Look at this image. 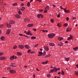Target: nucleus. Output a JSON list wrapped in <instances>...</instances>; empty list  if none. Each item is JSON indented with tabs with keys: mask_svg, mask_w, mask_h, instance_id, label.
I'll return each mask as SVG.
<instances>
[{
	"mask_svg": "<svg viewBox=\"0 0 78 78\" xmlns=\"http://www.w3.org/2000/svg\"><path fill=\"white\" fill-rule=\"evenodd\" d=\"M55 34H49L48 35V37H49V38H50V39H52V38H53V37H55Z\"/></svg>",
	"mask_w": 78,
	"mask_h": 78,
	"instance_id": "nucleus-1",
	"label": "nucleus"
},
{
	"mask_svg": "<svg viewBox=\"0 0 78 78\" xmlns=\"http://www.w3.org/2000/svg\"><path fill=\"white\" fill-rule=\"evenodd\" d=\"M10 66L12 67H16V65L14 63H11V64L10 65Z\"/></svg>",
	"mask_w": 78,
	"mask_h": 78,
	"instance_id": "nucleus-2",
	"label": "nucleus"
},
{
	"mask_svg": "<svg viewBox=\"0 0 78 78\" xmlns=\"http://www.w3.org/2000/svg\"><path fill=\"white\" fill-rule=\"evenodd\" d=\"M15 17L16 19H20L21 18V16L18 14H16L15 15Z\"/></svg>",
	"mask_w": 78,
	"mask_h": 78,
	"instance_id": "nucleus-3",
	"label": "nucleus"
},
{
	"mask_svg": "<svg viewBox=\"0 0 78 78\" xmlns=\"http://www.w3.org/2000/svg\"><path fill=\"white\" fill-rule=\"evenodd\" d=\"M72 39H73V37L72 35H70V37H68L67 38V40L68 41H70Z\"/></svg>",
	"mask_w": 78,
	"mask_h": 78,
	"instance_id": "nucleus-4",
	"label": "nucleus"
},
{
	"mask_svg": "<svg viewBox=\"0 0 78 78\" xmlns=\"http://www.w3.org/2000/svg\"><path fill=\"white\" fill-rule=\"evenodd\" d=\"M18 48L20 49H23L24 48V45H18Z\"/></svg>",
	"mask_w": 78,
	"mask_h": 78,
	"instance_id": "nucleus-5",
	"label": "nucleus"
},
{
	"mask_svg": "<svg viewBox=\"0 0 78 78\" xmlns=\"http://www.w3.org/2000/svg\"><path fill=\"white\" fill-rule=\"evenodd\" d=\"M44 48L45 51H48V50H49V48H48V47L46 46H44Z\"/></svg>",
	"mask_w": 78,
	"mask_h": 78,
	"instance_id": "nucleus-6",
	"label": "nucleus"
},
{
	"mask_svg": "<svg viewBox=\"0 0 78 78\" xmlns=\"http://www.w3.org/2000/svg\"><path fill=\"white\" fill-rule=\"evenodd\" d=\"M64 38L63 37H58V39L59 41H61L63 40Z\"/></svg>",
	"mask_w": 78,
	"mask_h": 78,
	"instance_id": "nucleus-7",
	"label": "nucleus"
},
{
	"mask_svg": "<svg viewBox=\"0 0 78 78\" xmlns=\"http://www.w3.org/2000/svg\"><path fill=\"white\" fill-rule=\"evenodd\" d=\"M5 59H6V57L4 56H1L0 57V60H5Z\"/></svg>",
	"mask_w": 78,
	"mask_h": 78,
	"instance_id": "nucleus-8",
	"label": "nucleus"
},
{
	"mask_svg": "<svg viewBox=\"0 0 78 78\" xmlns=\"http://www.w3.org/2000/svg\"><path fill=\"white\" fill-rule=\"evenodd\" d=\"M34 26V24H30L27 25V27H33Z\"/></svg>",
	"mask_w": 78,
	"mask_h": 78,
	"instance_id": "nucleus-9",
	"label": "nucleus"
},
{
	"mask_svg": "<svg viewBox=\"0 0 78 78\" xmlns=\"http://www.w3.org/2000/svg\"><path fill=\"white\" fill-rule=\"evenodd\" d=\"M25 22H30V19L28 18H26L24 19Z\"/></svg>",
	"mask_w": 78,
	"mask_h": 78,
	"instance_id": "nucleus-10",
	"label": "nucleus"
},
{
	"mask_svg": "<svg viewBox=\"0 0 78 78\" xmlns=\"http://www.w3.org/2000/svg\"><path fill=\"white\" fill-rule=\"evenodd\" d=\"M10 31H11V30L10 29H8L7 30V32H6V34H9L10 33Z\"/></svg>",
	"mask_w": 78,
	"mask_h": 78,
	"instance_id": "nucleus-11",
	"label": "nucleus"
},
{
	"mask_svg": "<svg viewBox=\"0 0 78 78\" xmlns=\"http://www.w3.org/2000/svg\"><path fill=\"white\" fill-rule=\"evenodd\" d=\"M10 73H16V71L14 70H11Z\"/></svg>",
	"mask_w": 78,
	"mask_h": 78,
	"instance_id": "nucleus-12",
	"label": "nucleus"
},
{
	"mask_svg": "<svg viewBox=\"0 0 78 78\" xmlns=\"http://www.w3.org/2000/svg\"><path fill=\"white\" fill-rule=\"evenodd\" d=\"M72 30V28H68L66 30V31L67 32H69Z\"/></svg>",
	"mask_w": 78,
	"mask_h": 78,
	"instance_id": "nucleus-13",
	"label": "nucleus"
},
{
	"mask_svg": "<svg viewBox=\"0 0 78 78\" xmlns=\"http://www.w3.org/2000/svg\"><path fill=\"white\" fill-rule=\"evenodd\" d=\"M10 22V23L11 24H12L13 25V24H14V23H15V22H14V21H13V20H11L9 22Z\"/></svg>",
	"mask_w": 78,
	"mask_h": 78,
	"instance_id": "nucleus-14",
	"label": "nucleus"
},
{
	"mask_svg": "<svg viewBox=\"0 0 78 78\" xmlns=\"http://www.w3.org/2000/svg\"><path fill=\"white\" fill-rule=\"evenodd\" d=\"M14 59V55H12L10 58V60H13Z\"/></svg>",
	"mask_w": 78,
	"mask_h": 78,
	"instance_id": "nucleus-15",
	"label": "nucleus"
},
{
	"mask_svg": "<svg viewBox=\"0 0 78 78\" xmlns=\"http://www.w3.org/2000/svg\"><path fill=\"white\" fill-rule=\"evenodd\" d=\"M53 70H54V71L55 72H57V67H55L53 68Z\"/></svg>",
	"mask_w": 78,
	"mask_h": 78,
	"instance_id": "nucleus-16",
	"label": "nucleus"
},
{
	"mask_svg": "<svg viewBox=\"0 0 78 78\" xmlns=\"http://www.w3.org/2000/svg\"><path fill=\"white\" fill-rule=\"evenodd\" d=\"M31 33V32L30 30H28L27 32L26 33V34L27 35H29Z\"/></svg>",
	"mask_w": 78,
	"mask_h": 78,
	"instance_id": "nucleus-17",
	"label": "nucleus"
},
{
	"mask_svg": "<svg viewBox=\"0 0 78 78\" xmlns=\"http://www.w3.org/2000/svg\"><path fill=\"white\" fill-rule=\"evenodd\" d=\"M7 27L8 28H11V25L10 23L7 24Z\"/></svg>",
	"mask_w": 78,
	"mask_h": 78,
	"instance_id": "nucleus-18",
	"label": "nucleus"
},
{
	"mask_svg": "<svg viewBox=\"0 0 78 78\" xmlns=\"http://www.w3.org/2000/svg\"><path fill=\"white\" fill-rule=\"evenodd\" d=\"M25 48H27V49H29V48H30V47H29V46H28V45H25Z\"/></svg>",
	"mask_w": 78,
	"mask_h": 78,
	"instance_id": "nucleus-19",
	"label": "nucleus"
},
{
	"mask_svg": "<svg viewBox=\"0 0 78 78\" xmlns=\"http://www.w3.org/2000/svg\"><path fill=\"white\" fill-rule=\"evenodd\" d=\"M63 45V44L61 42L60 43H59L58 44V46H62Z\"/></svg>",
	"mask_w": 78,
	"mask_h": 78,
	"instance_id": "nucleus-20",
	"label": "nucleus"
},
{
	"mask_svg": "<svg viewBox=\"0 0 78 78\" xmlns=\"http://www.w3.org/2000/svg\"><path fill=\"white\" fill-rule=\"evenodd\" d=\"M7 70L9 72H11V67H9L7 69Z\"/></svg>",
	"mask_w": 78,
	"mask_h": 78,
	"instance_id": "nucleus-21",
	"label": "nucleus"
},
{
	"mask_svg": "<svg viewBox=\"0 0 78 78\" xmlns=\"http://www.w3.org/2000/svg\"><path fill=\"white\" fill-rule=\"evenodd\" d=\"M65 59H66V61H67L68 62V61H69V59H70V58L68 57V58H65Z\"/></svg>",
	"mask_w": 78,
	"mask_h": 78,
	"instance_id": "nucleus-22",
	"label": "nucleus"
},
{
	"mask_svg": "<svg viewBox=\"0 0 78 78\" xmlns=\"http://www.w3.org/2000/svg\"><path fill=\"white\" fill-rule=\"evenodd\" d=\"M39 53L40 55H38V56H42L43 55V53L42 52H39Z\"/></svg>",
	"mask_w": 78,
	"mask_h": 78,
	"instance_id": "nucleus-23",
	"label": "nucleus"
},
{
	"mask_svg": "<svg viewBox=\"0 0 78 78\" xmlns=\"http://www.w3.org/2000/svg\"><path fill=\"white\" fill-rule=\"evenodd\" d=\"M0 39L2 41H3L5 40V37L3 36H2L1 37Z\"/></svg>",
	"mask_w": 78,
	"mask_h": 78,
	"instance_id": "nucleus-24",
	"label": "nucleus"
},
{
	"mask_svg": "<svg viewBox=\"0 0 78 78\" xmlns=\"http://www.w3.org/2000/svg\"><path fill=\"white\" fill-rule=\"evenodd\" d=\"M50 56H51V55L48 54L46 55L44 58H48V57H50Z\"/></svg>",
	"mask_w": 78,
	"mask_h": 78,
	"instance_id": "nucleus-25",
	"label": "nucleus"
},
{
	"mask_svg": "<svg viewBox=\"0 0 78 78\" xmlns=\"http://www.w3.org/2000/svg\"><path fill=\"white\" fill-rule=\"evenodd\" d=\"M78 47H76L75 48H73V50H74V51H76L77 50H78Z\"/></svg>",
	"mask_w": 78,
	"mask_h": 78,
	"instance_id": "nucleus-26",
	"label": "nucleus"
},
{
	"mask_svg": "<svg viewBox=\"0 0 78 78\" xmlns=\"http://www.w3.org/2000/svg\"><path fill=\"white\" fill-rule=\"evenodd\" d=\"M49 45L50 46L53 47V46H55V44L54 43H50Z\"/></svg>",
	"mask_w": 78,
	"mask_h": 78,
	"instance_id": "nucleus-27",
	"label": "nucleus"
},
{
	"mask_svg": "<svg viewBox=\"0 0 78 78\" xmlns=\"http://www.w3.org/2000/svg\"><path fill=\"white\" fill-rule=\"evenodd\" d=\"M17 55H18L19 56H21L22 55V53L20 52H18L17 53Z\"/></svg>",
	"mask_w": 78,
	"mask_h": 78,
	"instance_id": "nucleus-28",
	"label": "nucleus"
},
{
	"mask_svg": "<svg viewBox=\"0 0 78 78\" xmlns=\"http://www.w3.org/2000/svg\"><path fill=\"white\" fill-rule=\"evenodd\" d=\"M41 31H43V33H46V32H48V30H41Z\"/></svg>",
	"mask_w": 78,
	"mask_h": 78,
	"instance_id": "nucleus-29",
	"label": "nucleus"
},
{
	"mask_svg": "<svg viewBox=\"0 0 78 78\" xmlns=\"http://www.w3.org/2000/svg\"><path fill=\"white\" fill-rule=\"evenodd\" d=\"M64 12H66V13H69V12H70V11L69 10H65Z\"/></svg>",
	"mask_w": 78,
	"mask_h": 78,
	"instance_id": "nucleus-30",
	"label": "nucleus"
},
{
	"mask_svg": "<svg viewBox=\"0 0 78 78\" xmlns=\"http://www.w3.org/2000/svg\"><path fill=\"white\" fill-rule=\"evenodd\" d=\"M60 8H61V9H64V10H67V9H66V8H62V6H60Z\"/></svg>",
	"mask_w": 78,
	"mask_h": 78,
	"instance_id": "nucleus-31",
	"label": "nucleus"
},
{
	"mask_svg": "<svg viewBox=\"0 0 78 78\" xmlns=\"http://www.w3.org/2000/svg\"><path fill=\"white\" fill-rule=\"evenodd\" d=\"M68 26V24L67 23H65L63 25V26L64 27H67Z\"/></svg>",
	"mask_w": 78,
	"mask_h": 78,
	"instance_id": "nucleus-32",
	"label": "nucleus"
},
{
	"mask_svg": "<svg viewBox=\"0 0 78 78\" xmlns=\"http://www.w3.org/2000/svg\"><path fill=\"white\" fill-rule=\"evenodd\" d=\"M13 5L14 6H17V3H14L13 4Z\"/></svg>",
	"mask_w": 78,
	"mask_h": 78,
	"instance_id": "nucleus-33",
	"label": "nucleus"
},
{
	"mask_svg": "<svg viewBox=\"0 0 78 78\" xmlns=\"http://www.w3.org/2000/svg\"><path fill=\"white\" fill-rule=\"evenodd\" d=\"M31 39H36V37H31Z\"/></svg>",
	"mask_w": 78,
	"mask_h": 78,
	"instance_id": "nucleus-34",
	"label": "nucleus"
},
{
	"mask_svg": "<svg viewBox=\"0 0 78 78\" xmlns=\"http://www.w3.org/2000/svg\"><path fill=\"white\" fill-rule=\"evenodd\" d=\"M49 8L50 7H49V6L47 5L46 6V10H48Z\"/></svg>",
	"mask_w": 78,
	"mask_h": 78,
	"instance_id": "nucleus-35",
	"label": "nucleus"
},
{
	"mask_svg": "<svg viewBox=\"0 0 78 78\" xmlns=\"http://www.w3.org/2000/svg\"><path fill=\"white\" fill-rule=\"evenodd\" d=\"M74 73H75L76 75H77V76H78V71H75Z\"/></svg>",
	"mask_w": 78,
	"mask_h": 78,
	"instance_id": "nucleus-36",
	"label": "nucleus"
},
{
	"mask_svg": "<svg viewBox=\"0 0 78 78\" xmlns=\"http://www.w3.org/2000/svg\"><path fill=\"white\" fill-rule=\"evenodd\" d=\"M18 13L20 15H22V12L20 10L19 11Z\"/></svg>",
	"mask_w": 78,
	"mask_h": 78,
	"instance_id": "nucleus-37",
	"label": "nucleus"
},
{
	"mask_svg": "<svg viewBox=\"0 0 78 78\" xmlns=\"http://www.w3.org/2000/svg\"><path fill=\"white\" fill-rule=\"evenodd\" d=\"M53 72H54V71L53 70V69H51L50 71L49 72L50 73H53Z\"/></svg>",
	"mask_w": 78,
	"mask_h": 78,
	"instance_id": "nucleus-38",
	"label": "nucleus"
},
{
	"mask_svg": "<svg viewBox=\"0 0 78 78\" xmlns=\"http://www.w3.org/2000/svg\"><path fill=\"white\" fill-rule=\"evenodd\" d=\"M17 46L15 45L13 46V49H16L17 48Z\"/></svg>",
	"mask_w": 78,
	"mask_h": 78,
	"instance_id": "nucleus-39",
	"label": "nucleus"
},
{
	"mask_svg": "<svg viewBox=\"0 0 78 78\" xmlns=\"http://www.w3.org/2000/svg\"><path fill=\"white\" fill-rule=\"evenodd\" d=\"M50 22H51V23H53V22H54V20H53V19H51Z\"/></svg>",
	"mask_w": 78,
	"mask_h": 78,
	"instance_id": "nucleus-40",
	"label": "nucleus"
},
{
	"mask_svg": "<svg viewBox=\"0 0 78 78\" xmlns=\"http://www.w3.org/2000/svg\"><path fill=\"white\" fill-rule=\"evenodd\" d=\"M41 14H38L37 15V17H38L39 18H40V16H41Z\"/></svg>",
	"mask_w": 78,
	"mask_h": 78,
	"instance_id": "nucleus-41",
	"label": "nucleus"
},
{
	"mask_svg": "<svg viewBox=\"0 0 78 78\" xmlns=\"http://www.w3.org/2000/svg\"><path fill=\"white\" fill-rule=\"evenodd\" d=\"M61 74L62 75H64V72L63 71H61Z\"/></svg>",
	"mask_w": 78,
	"mask_h": 78,
	"instance_id": "nucleus-42",
	"label": "nucleus"
},
{
	"mask_svg": "<svg viewBox=\"0 0 78 78\" xmlns=\"http://www.w3.org/2000/svg\"><path fill=\"white\" fill-rule=\"evenodd\" d=\"M57 27H61V25H60L59 23H58L57 24Z\"/></svg>",
	"mask_w": 78,
	"mask_h": 78,
	"instance_id": "nucleus-43",
	"label": "nucleus"
},
{
	"mask_svg": "<svg viewBox=\"0 0 78 78\" xmlns=\"http://www.w3.org/2000/svg\"><path fill=\"white\" fill-rule=\"evenodd\" d=\"M46 53L45 52V51H44L43 53V56H45V54H46Z\"/></svg>",
	"mask_w": 78,
	"mask_h": 78,
	"instance_id": "nucleus-44",
	"label": "nucleus"
},
{
	"mask_svg": "<svg viewBox=\"0 0 78 78\" xmlns=\"http://www.w3.org/2000/svg\"><path fill=\"white\" fill-rule=\"evenodd\" d=\"M27 6H30V3L29 2L27 3Z\"/></svg>",
	"mask_w": 78,
	"mask_h": 78,
	"instance_id": "nucleus-45",
	"label": "nucleus"
},
{
	"mask_svg": "<svg viewBox=\"0 0 78 78\" xmlns=\"http://www.w3.org/2000/svg\"><path fill=\"white\" fill-rule=\"evenodd\" d=\"M40 16H41V19H43V17H44V16H43V15L42 14H41Z\"/></svg>",
	"mask_w": 78,
	"mask_h": 78,
	"instance_id": "nucleus-46",
	"label": "nucleus"
},
{
	"mask_svg": "<svg viewBox=\"0 0 78 78\" xmlns=\"http://www.w3.org/2000/svg\"><path fill=\"white\" fill-rule=\"evenodd\" d=\"M47 76L48 77V78H50V77H51V75H50V74H48Z\"/></svg>",
	"mask_w": 78,
	"mask_h": 78,
	"instance_id": "nucleus-47",
	"label": "nucleus"
},
{
	"mask_svg": "<svg viewBox=\"0 0 78 78\" xmlns=\"http://www.w3.org/2000/svg\"><path fill=\"white\" fill-rule=\"evenodd\" d=\"M20 9L21 10H24L25 7H22V8Z\"/></svg>",
	"mask_w": 78,
	"mask_h": 78,
	"instance_id": "nucleus-48",
	"label": "nucleus"
},
{
	"mask_svg": "<svg viewBox=\"0 0 78 78\" xmlns=\"http://www.w3.org/2000/svg\"><path fill=\"white\" fill-rule=\"evenodd\" d=\"M2 27H3V24L0 25V27L2 28Z\"/></svg>",
	"mask_w": 78,
	"mask_h": 78,
	"instance_id": "nucleus-49",
	"label": "nucleus"
},
{
	"mask_svg": "<svg viewBox=\"0 0 78 78\" xmlns=\"http://www.w3.org/2000/svg\"><path fill=\"white\" fill-rule=\"evenodd\" d=\"M38 45H39V44H35L34 46V47H38Z\"/></svg>",
	"mask_w": 78,
	"mask_h": 78,
	"instance_id": "nucleus-50",
	"label": "nucleus"
},
{
	"mask_svg": "<svg viewBox=\"0 0 78 78\" xmlns=\"http://www.w3.org/2000/svg\"><path fill=\"white\" fill-rule=\"evenodd\" d=\"M76 19V17H74L73 18V20H75Z\"/></svg>",
	"mask_w": 78,
	"mask_h": 78,
	"instance_id": "nucleus-51",
	"label": "nucleus"
},
{
	"mask_svg": "<svg viewBox=\"0 0 78 78\" xmlns=\"http://www.w3.org/2000/svg\"><path fill=\"white\" fill-rule=\"evenodd\" d=\"M3 55V52H0V56H2Z\"/></svg>",
	"mask_w": 78,
	"mask_h": 78,
	"instance_id": "nucleus-52",
	"label": "nucleus"
},
{
	"mask_svg": "<svg viewBox=\"0 0 78 78\" xmlns=\"http://www.w3.org/2000/svg\"><path fill=\"white\" fill-rule=\"evenodd\" d=\"M19 36H24V35L22 34H19Z\"/></svg>",
	"mask_w": 78,
	"mask_h": 78,
	"instance_id": "nucleus-53",
	"label": "nucleus"
},
{
	"mask_svg": "<svg viewBox=\"0 0 78 78\" xmlns=\"http://www.w3.org/2000/svg\"><path fill=\"white\" fill-rule=\"evenodd\" d=\"M33 78H35V77H36V76H35V74H34L33 75Z\"/></svg>",
	"mask_w": 78,
	"mask_h": 78,
	"instance_id": "nucleus-54",
	"label": "nucleus"
},
{
	"mask_svg": "<svg viewBox=\"0 0 78 78\" xmlns=\"http://www.w3.org/2000/svg\"><path fill=\"white\" fill-rule=\"evenodd\" d=\"M44 12H45V13H47V10H44Z\"/></svg>",
	"mask_w": 78,
	"mask_h": 78,
	"instance_id": "nucleus-55",
	"label": "nucleus"
},
{
	"mask_svg": "<svg viewBox=\"0 0 78 78\" xmlns=\"http://www.w3.org/2000/svg\"><path fill=\"white\" fill-rule=\"evenodd\" d=\"M57 16H58V18L60 17V14H58Z\"/></svg>",
	"mask_w": 78,
	"mask_h": 78,
	"instance_id": "nucleus-56",
	"label": "nucleus"
},
{
	"mask_svg": "<svg viewBox=\"0 0 78 78\" xmlns=\"http://www.w3.org/2000/svg\"><path fill=\"white\" fill-rule=\"evenodd\" d=\"M33 53H34V52L32 51V52H30V54H33Z\"/></svg>",
	"mask_w": 78,
	"mask_h": 78,
	"instance_id": "nucleus-57",
	"label": "nucleus"
},
{
	"mask_svg": "<svg viewBox=\"0 0 78 78\" xmlns=\"http://www.w3.org/2000/svg\"><path fill=\"white\" fill-rule=\"evenodd\" d=\"M66 19L68 21H69V18L68 17H67L66 18Z\"/></svg>",
	"mask_w": 78,
	"mask_h": 78,
	"instance_id": "nucleus-58",
	"label": "nucleus"
},
{
	"mask_svg": "<svg viewBox=\"0 0 78 78\" xmlns=\"http://www.w3.org/2000/svg\"><path fill=\"white\" fill-rule=\"evenodd\" d=\"M31 51V50L30 49H29L28 51H27V52L28 53H30Z\"/></svg>",
	"mask_w": 78,
	"mask_h": 78,
	"instance_id": "nucleus-59",
	"label": "nucleus"
},
{
	"mask_svg": "<svg viewBox=\"0 0 78 78\" xmlns=\"http://www.w3.org/2000/svg\"><path fill=\"white\" fill-rule=\"evenodd\" d=\"M45 62H41V64H44H44H45Z\"/></svg>",
	"mask_w": 78,
	"mask_h": 78,
	"instance_id": "nucleus-60",
	"label": "nucleus"
},
{
	"mask_svg": "<svg viewBox=\"0 0 78 78\" xmlns=\"http://www.w3.org/2000/svg\"><path fill=\"white\" fill-rule=\"evenodd\" d=\"M43 11V10H39V12H42Z\"/></svg>",
	"mask_w": 78,
	"mask_h": 78,
	"instance_id": "nucleus-61",
	"label": "nucleus"
},
{
	"mask_svg": "<svg viewBox=\"0 0 78 78\" xmlns=\"http://www.w3.org/2000/svg\"><path fill=\"white\" fill-rule=\"evenodd\" d=\"M45 62V64H47V63H48V61H46Z\"/></svg>",
	"mask_w": 78,
	"mask_h": 78,
	"instance_id": "nucleus-62",
	"label": "nucleus"
},
{
	"mask_svg": "<svg viewBox=\"0 0 78 78\" xmlns=\"http://www.w3.org/2000/svg\"><path fill=\"white\" fill-rule=\"evenodd\" d=\"M36 1H38L39 2H41V0H36Z\"/></svg>",
	"mask_w": 78,
	"mask_h": 78,
	"instance_id": "nucleus-63",
	"label": "nucleus"
},
{
	"mask_svg": "<svg viewBox=\"0 0 78 78\" xmlns=\"http://www.w3.org/2000/svg\"><path fill=\"white\" fill-rule=\"evenodd\" d=\"M21 6H23V4L22 3L21 4Z\"/></svg>",
	"mask_w": 78,
	"mask_h": 78,
	"instance_id": "nucleus-64",
	"label": "nucleus"
}]
</instances>
